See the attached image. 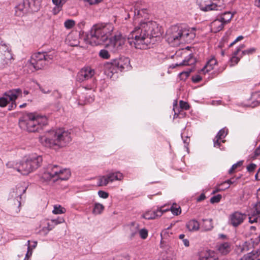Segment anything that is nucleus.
Returning a JSON list of instances; mask_svg holds the SVG:
<instances>
[{"label":"nucleus","mask_w":260,"mask_h":260,"mask_svg":"<svg viewBox=\"0 0 260 260\" xmlns=\"http://www.w3.org/2000/svg\"><path fill=\"white\" fill-rule=\"evenodd\" d=\"M134 20L139 25L131 32L127 37L128 43L137 49H145L153 44L156 38L162 34L161 28L156 22L149 19L148 10L137 2L134 6Z\"/></svg>","instance_id":"1"},{"label":"nucleus","mask_w":260,"mask_h":260,"mask_svg":"<svg viewBox=\"0 0 260 260\" xmlns=\"http://www.w3.org/2000/svg\"><path fill=\"white\" fill-rule=\"evenodd\" d=\"M114 29L112 23H101L94 25L91 28L87 39L92 45H103L112 52L123 49L125 46L126 38L118 32L111 37Z\"/></svg>","instance_id":"2"},{"label":"nucleus","mask_w":260,"mask_h":260,"mask_svg":"<svg viewBox=\"0 0 260 260\" xmlns=\"http://www.w3.org/2000/svg\"><path fill=\"white\" fill-rule=\"evenodd\" d=\"M41 142L46 147L57 149L66 146L71 141L70 134L62 129L52 131L40 137Z\"/></svg>","instance_id":"3"},{"label":"nucleus","mask_w":260,"mask_h":260,"mask_svg":"<svg viewBox=\"0 0 260 260\" xmlns=\"http://www.w3.org/2000/svg\"><path fill=\"white\" fill-rule=\"evenodd\" d=\"M195 37L193 29L189 30L179 25L171 26L166 32L167 41L172 45L183 42H190Z\"/></svg>","instance_id":"4"},{"label":"nucleus","mask_w":260,"mask_h":260,"mask_svg":"<svg viewBox=\"0 0 260 260\" xmlns=\"http://www.w3.org/2000/svg\"><path fill=\"white\" fill-rule=\"evenodd\" d=\"M20 127L29 132H35L47 123L45 116L36 113H27L19 120Z\"/></svg>","instance_id":"5"},{"label":"nucleus","mask_w":260,"mask_h":260,"mask_svg":"<svg viewBox=\"0 0 260 260\" xmlns=\"http://www.w3.org/2000/svg\"><path fill=\"white\" fill-rule=\"evenodd\" d=\"M42 161V156L36 154L26 156L19 162L17 171L24 175H28L40 167Z\"/></svg>","instance_id":"6"},{"label":"nucleus","mask_w":260,"mask_h":260,"mask_svg":"<svg viewBox=\"0 0 260 260\" xmlns=\"http://www.w3.org/2000/svg\"><path fill=\"white\" fill-rule=\"evenodd\" d=\"M71 176V172L69 169L53 164H49L44 168L43 178L48 179H69Z\"/></svg>","instance_id":"7"},{"label":"nucleus","mask_w":260,"mask_h":260,"mask_svg":"<svg viewBox=\"0 0 260 260\" xmlns=\"http://www.w3.org/2000/svg\"><path fill=\"white\" fill-rule=\"evenodd\" d=\"M52 59L51 55L45 52H38L32 55L27 62V66L34 71L42 69Z\"/></svg>","instance_id":"8"},{"label":"nucleus","mask_w":260,"mask_h":260,"mask_svg":"<svg viewBox=\"0 0 260 260\" xmlns=\"http://www.w3.org/2000/svg\"><path fill=\"white\" fill-rule=\"evenodd\" d=\"M233 14L230 12H225L217 16L210 25L211 30L216 33L222 30L224 26L232 19Z\"/></svg>","instance_id":"9"},{"label":"nucleus","mask_w":260,"mask_h":260,"mask_svg":"<svg viewBox=\"0 0 260 260\" xmlns=\"http://www.w3.org/2000/svg\"><path fill=\"white\" fill-rule=\"evenodd\" d=\"M197 3L201 10L203 11L221 10L224 7L223 5H218L216 3H213L211 0H197Z\"/></svg>","instance_id":"10"},{"label":"nucleus","mask_w":260,"mask_h":260,"mask_svg":"<svg viewBox=\"0 0 260 260\" xmlns=\"http://www.w3.org/2000/svg\"><path fill=\"white\" fill-rule=\"evenodd\" d=\"M0 58L4 64L11 63L13 59L12 54L10 47L5 44L0 45Z\"/></svg>","instance_id":"11"},{"label":"nucleus","mask_w":260,"mask_h":260,"mask_svg":"<svg viewBox=\"0 0 260 260\" xmlns=\"http://www.w3.org/2000/svg\"><path fill=\"white\" fill-rule=\"evenodd\" d=\"M22 91L20 89H14L7 91L4 96L8 99L9 102H11V107L13 108L16 107L15 100L20 96H21Z\"/></svg>","instance_id":"12"},{"label":"nucleus","mask_w":260,"mask_h":260,"mask_svg":"<svg viewBox=\"0 0 260 260\" xmlns=\"http://www.w3.org/2000/svg\"><path fill=\"white\" fill-rule=\"evenodd\" d=\"M246 215L239 212H235L230 216V224L234 227L242 224L245 219Z\"/></svg>","instance_id":"13"},{"label":"nucleus","mask_w":260,"mask_h":260,"mask_svg":"<svg viewBox=\"0 0 260 260\" xmlns=\"http://www.w3.org/2000/svg\"><path fill=\"white\" fill-rule=\"evenodd\" d=\"M94 74V71L90 67L82 69L77 75V80L80 82L91 78Z\"/></svg>","instance_id":"14"},{"label":"nucleus","mask_w":260,"mask_h":260,"mask_svg":"<svg viewBox=\"0 0 260 260\" xmlns=\"http://www.w3.org/2000/svg\"><path fill=\"white\" fill-rule=\"evenodd\" d=\"M163 208L164 207H161L156 210L149 211L143 214V218L146 220H152L161 216L164 212L169 211V209H163Z\"/></svg>","instance_id":"15"},{"label":"nucleus","mask_w":260,"mask_h":260,"mask_svg":"<svg viewBox=\"0 0 260 260\" xmlns=\"http://www.w3.org/2000/svg\"><path fill=\"white\" fill-rule=\"evenodd\" d=\"M105 73L107 76L111 77L113 74L118 72V69L115 65V60H113L111 62H107L104 64Z\"/></svg>","instance_id":"16"},{"label":"nucleus","mask_w":260,"mask_h":260,"mask_svg":"<svg viewBox=\"0 0 260 260\" xmlns=\"http://www.w3.org/2000/svg\"><path fill=\"white\" fill-rule=\"evenodd\" d=\"M115 65L117 66L118 70L122 71L125 68L127 67L129 63L130 60L128 57H121L118 59H115Z\"/></svg>","instance_id":"17"},{"label":"nucleus","mask_w":260,"mask_h":260,"mask_svg":"<svg viewBox=\"0 0 260 260\" xmlns=\"http://www.w3.org/2000/svg\"><path fill=\"white\" fill-rule=\"evenodd\" d=\"M217 63V60L214 57H211L207 62L205 67L201 70V72L206 74L214 69Z\"/></svg>","instance_id":"18"},{"label":"nucleus","mask_w":260,"mask_h":260,"mask_svg":"<svg viewBox=\"0 0 260 260\" xmlns=\"http://www.w3.org/2000/svg\"><path fill=\"white\" fill-rule=\"evenodd\" d=\"M217 250L222 255H226L229 253L231 250V245L230 243L224 242L219 244L217 246Z\"/></svg>","instance_id":"19"},{"label":"nucleus","mask_w":260,"mask_h":260,"mask_svg":"<svg viewBox=\"0 0 260 260\" xmlns=\"http://www.w3.org/2000/svg\"><path fill=\"white\" fill-rule=\"evenodd\" d=\"M27 5L26 1L19 3L15 7V14L18 16H23L27 11Z\"/></svg>","instance_id":"20"},{"label":"nucleus","mask_w":260,"mask_h":260,"mask_svg":"<svg viewBox=\"0 0 260 260\" xmlns=\"http://www.w3.org/2000/svg\"><path fill=\"white\" fill-rule=\"evenodd\" d=\"M27 6L32 11H37L41 7L40 0H26Z\"/></svg>","instance_id":"21"},{"label":"nucleus","mask_w":260,"mask_h":260,"mask_svg":"<svg viewBox=\"0 0 260 260\" xmlns=\"http://www.w3.org/2000/svg\"><path fill=\"white\" fill-rule=\"evenodd\" d=\"M227 132L224 129H220L214 139V146L215 147H219L221 142L220 140L224 138Z\"/></svg>","instance_id":"22"},{"label":"nucleus","mask_w":260,"mask_h":260,"mask_svg":"<svg viewBox=\"0 0 260 260\" xmlns=\"http://www.w3.org/2000/svg\"><path fill=\"white\" fill-rule=\"evenodd\" d=\"M186 227L189 232L198 231L200 229V223L197 220L191 219L187 222Z\"/></svg>","instance_id":"23"},{"label":"nucleus","mask_w":260,"mask_h":260,"mask_svg":"<svg viewBox=\"0 0 260 260\" xmlns=\"http://www.w3.org/2000/svg\"><path fill=\"white\" fill-rule=\"evenodd\" d=\"M67 0H52V3L55 6L53 9V12L55 14L58 13L61 10L63 4Z\"/></svg>","instance_id":"24"},{"label":"nucleus","mask_w":260,"mask_h":260,"mask_svg":"<svg viewBox=\"0 0 260 260\" xmlns=\"http://www.w3.org/2000/svg\"><path fill=\"white\" fill-rule=\"evenodd\" d=\"M124 176L120 172H110L107 174L106 177L104 176L103 179H121Z\"/></svg>","instance_id":"25"},{"label":"nucleus","mask_w":260,"mask_h":260,"mask_svg":"<svg viewBox=\"0 0 260 260\" xmlns=\"http://www.w3.org/2000/svg\"><path fill=\"white\" fill-rule=\"evenodd\" d=\"M234 182L231 181L230 180H225L224 182L220 183L217 186L218 191H223L225 189L230 187V185L233 184Z\"/></svg>","instance_id":"26"},{"label":"nucleus","mask_w":260,"mask_h":260,"mask_svg":"<svg viewBox=\"0 0 260 260\" xmlns=\"http://www.w3.org/2000/svg\"><path fill=\"white\" fill-rule=\"evenodd\" d=\"M202 228L204 231H207L212 230L213 228L212 220L211 219H203V223Z\"/></svg>","instance_id":"27"},{"label":"nucleus","mask_w":260,"mask_h":260,"mask_svg":"<svg viewBox=\"0 0 260 260\" xmlns=\"http://www.w3.org/2000/svg\"><path fill=\"white\" fill-rule=\"evenodd\" d=\"M243 164V161L240 160L234 164L229 170V174H232L240 170V168L242 166Z\"/></svg>","instance_id":"28"},{"label":"nucleus","mask_w":260,"mask_h":260,"mask_svg":"<svg viewBox=\"0 0 260 260\" xmlns=\"http://www.w3.org/2000/svg\"><path fill=\"white\" fill-rule=\"evenodd\" d=\"M244 47L243 45H241L239 46V47L237 49V50L234 53V55L232 56V57L231 59V61L232 63V65L233 66L235 64H237L240 58L237 56L238 53Z\"/></svg>","instance_id":"29"},{"label":"nucleus","mask_w":260,"mask_h":260,"mask_svg":"<svg viewBox=\"0 0 260 260\" xmlns=\"http://www.w3.org/2000/svg\"><path fill=\"white\" fill-rule=\"evenodd\" d=\"M172 235V233L170 232L169 229H165L162 231V232H161V241L160 243V246L161 247H162L163 246H162V244H163V240L164 239H168L170 236Z\"/></svg>","instance_id":"30"},{"label":"nucleus","mask_w":260,"mask_h":260,"mask_svg":"<svg viewBox=\"0 0 260 260\" xmlns=\"http://www.w3.org/2000/svg\"><path fill=\"white\" fill-rule=\"evenodd\" d=\"M66 212V209L64 208L61 207L59 205H55L54 206V209L53 213L54 214H64Z\"/></svg>","instance_id":"31"},{"label":"nucleus","mask_w":260,"mask_h":260,"mask_svg":"<svg viewBox=\"0 0 260 260\" xmlns=\"http://www.w3.org/2000/svg\"><path fill=\"white\" fill-rule=\"evenodd\" d=\"M130 239H133L138 232V225L135 223H132L131 225Z\"/></svg>","instance_id":"32"},{"label":"nucleus","mask_w":260,"mask_h":260,"mask_svg":"<svg viewBox=\"0 0 260 260\" xmlns=\"http://www.w3.org/2000/svg\"><path fill=\"white\" fill-rule=\"evenodd\" d=\"M170 210H171L172 213L176 216H178L181 213V209H180V207L175 203H174L173 205H172Z\"/></svg>","instance_id":"33"},{"label":"nucleus","mask_w":260,"mask_h":260,"mask_svg":"<svg viewBox=\"0 0 260 260\" xmlns=\"http://www.w3.org/2000/svg\"><path fill=\"white\" fill-rule=\"evenodd\" d=\"M194 62V59L190 56L188 60L184 59L181 62L178 64H172V68H174L179 66H186L189 65L190 63H192Z\"/></svg>","instance_id":"34"},{"label":"nucleus","mask_w":260,"mask_h":260,"mask_svg":"<svg viewBox=\"0 0 260 260\" xmlns=\"http://www.w3.org/2000/svg\"><path fill=\"white\" fill-rule=\"evenodd\" d=\"M103 210V205L100 203H96L94 205V209H93V212L95 214H100L102 213Z\"/></svg>","instance_id":"35"},{"label":"nucleus","mask_w":260,"mask_h":260,"mask_svg":"<svg viewBox=\"0 0 260 260\" xmlns=\"http://www.w3.org/2000/svg\"><path fill=\"white\" fill-rule=\"evenodd\" d=\"M64 27L67 29H71L73 28L75 25V22L72 19H68L64 23Z\"/></svg>","instance_id":"36"},{"label":"nucleus","mask_w":260,"mask_h":260,"mask_svg":"<svg viewBox=\"0 0 260 260\" xmlns=\"http://www.w3.org/2000/svg\"><path fill=\"white\" fill-rule=\"evenodd\" d=\"M99 56L104 59H108L110 57L108 51L105 49H102L100 51Z\"/></svg>","instance_id":"37"},{"label":"nucleus","mask_w":260,"mask_h":260,"mask_svg":"<svg viewBox=\"0 0 260 260\" xmlns=\"http://www.w3.org/2000/svg\"><path fill=\"white\" fill-rule=\"evenodd\" d=\"M255 258V254L252 252L245 254L240 258V260H254Z\"/></svg>","instance_id":"38"},{"label":"nucleus","mask_w":260,"mask_h":260,"mask_svg":"<svg viewBox=\"0 0 260 260\" xmlns=\"http://www.w3.org/2000/svg\"><path fill=\"white\" fill-rule=\"evenodd\" d=\"M222 198V196L220 194L215 195L210 199V203H218L220 202V199Z\"/></svg>","instance_id":"39"},{"label":"nucleus","mask_w":260,"mask_h":260,"mask_svg":"<svg viewBox=\"0 0 260 260\" xmlns=\"http://www.w3.org/2000/svg\"><path fill=\"white\" fill-rule=\"evenodd\" d=\"M260 220V217L256 213H253L249 217V222L250 223H253L257 222V220Z\"/></svg>","instance_id":"40"},{"label":"nucleus","mask_w":260,"mask_h":260,"mask_svg":"<svg viewBox=\"0 0 260 260\" xmlns=\"http://www.w3.org/2000/svg\"><path fill=\"white\" fill-rule=\"evenodd\" d=\"M113 181V180H100L98 182V185L99 186H107L109 183L112 182Z\"/></svg>","instance_id":"41"},{"label":"nucleus","mask_w":260,"mask_h":260,"mask_svg":"<svg viewBox=\"0 0 260 260\" xmlns=\"http://www.w3.org/2000/svg\"><path fill=\"white\" fill-rule=\"evenodd\" d=\"M139 235L143 239H145L148 237V231L146 229L140 230L139 232Z\"/></svg>","instance_id":"42"},{"label":"nucleus","mask_w":260,"mask_h":260,"mask_svg":"<svg viewBox=\"0 0 260 260\" xmlns=\"http://www.w3.org/2000/svg\"><path fill=\"white\" fill-rule=\"evenodd\" d=\"M9 103L8 99L4 95L3 97L0 98V107H5Z\"/></svg>","instance_id":"43"},{"label":"nucleus","mask_w":260,"mask_h":260,"mask_svg":"<svg viewBox=\"0 0 260 260\" xmlns=\"http://www.w3.org/2000/svg\"><path fill=\"white\" fill-rule=\"evenodd\" d=\"M179 105H180V107L181 109H183L184 110H188L189 108V106L188 104L186 102H184L183 101H180L179 102Z\"/></svg>","instance_id":"44"},{"label":"nucleus","mask_w":260,"mask_h":260,"mask_svg":"<svg viewBox=\"0 0 260 260\" xmlns=\"http://www.w3.org/2000/svg\"><path fill=\"white\" fill-rule=\"evenodd\" d=\"M84 2L87 3L90 5H95L101 3L103 0H83Z\"/></svg>","instance_id":"45"},{"label":"nucleus","mask_w":260,"mask_h":260,"mask_svg":"<svg viewBox=\"0 0 260 260\" xmlns=\"http://www.w3.org/2000/svg\"><path fill=\"white\" fill-rule=\"evenodd\" d=\"M255 51H256L255 48H249L248 49H247V50L243 51H242V54H243V55L252 54L254 53L255 52Z\"/></svg>","instance_id":"46"},{"label":"nucleus","mask_w":260,"mask_h":260,"mask_svg":"<svg viewBox=\"0 0 260 260\" xmlns=\"http://www.w3.org/2000/svg\"><path fill=\"white\" fill-rule=\"evenodd\" d=\"M6 166L9 168H14L17 170V167H18L19 164H15L13 161H9L7 164Z\"/></svg>","instance_id":"47"},{"label":"nucleus","mask_w":260,"mask_h":260,"mask_svg":"<svg viewBox=\"0 0 260 260\" xmlns=\"http://www.w3.org/2000/svg\"><path fill=\"white\" fill-rule=\"evenodd\" d=\"M98 195H99L100 197L106 199L108 197V192H106L104 191L103 190H99L98 191Z\"/></svg>","instance_id":"48"},{"label":"nucleus","mask_w":260,"mask_h":260,"mask_svg":"<svg viewBox=\"0 0 260 260\" xmlns=\"http://www.w3.org/2000/svg\"><path fill=\"white\" fill-rule=\"evenodd\" d=\"M29 242V241H28V252L26 253L25 255V258H24L23 260H28L29 257L31 255V250L30 248Z\"/></svg>","instance_id":"49"},{"label":"nucleus","mask_w":260,"mask_h":260,"mask_svg":"<svg viewBox=\"0 0 260 260\" xmlns=\"http://www.w3.org/2000/svg\"><path fill=\"white\" fill-rule=\"evenodd\" d=\"M255 214H256L257 216L260 218V202L257 203L255 206Z\"/></svg>","instance_id":"50"},{"label":"nucleus","mask_w":260,"mask_h":260,"mask_svg":"<svg viewBox=\"0 0 260 260\" xmlns=\"http://www.w3.org/2000/svg\"><path fill=\"white\" fill-rule=\"evenodd\" d=\"M64 222V219H53L51 220V223L52 224H54V225H56L57 224L61 223Z\"/></svg>","instance_id":"51"},{"label":"nucleus","mask_w":260,"mask_h":260,"mask_svg":"<svg viewBox=\"0 0 260 260\" xmlns=\"http://www.w3.org/2000/svg\"><path fill=\"white\" fill-rule=\"evenodd\" d=\"M256 167L255 164H251L247 167V169L249 172H252L255 169Z\"/></svg>","instance_id":"52"},{"label":"nucleus","mask_w":260,"mask_h":260,"mask_svg":"<svg viewBox=\"0 0 260 260\" xmlns=\"http://www.w3.org/2000/svg\"><path fill=\"white\" fill-rule=\"evenodd\" d=\"M192 81L194 82H199L202 80V77L200 75H195L192 78Z\"/></svg>","instance_id":"53"},{"label":"nucleus","mask_w":260,"mask_h":260,"mask_svg":"<svg viewBox=\"0 0 260 260\" xmlns=\"http://www.w3.org/2000/svg\"><path fill=\"white\" fill-rule=\"evenodd\" d=\"M205 198H206V197H205V194L202 193V194H201L200 195V196L199 197H198V198L197 199V201L198 202L203 201L205 199Z\"/></svg>","instance_id":"54"},{"label":"nucleus","mask_w":260,"mask_h":260,"mask_svg":"<svg viewBox=\"0 0 260 260\" xmlns=\"http://www.w3.org/2000/svg\"><path fill=\"white\" fill-rule=\"evenodd\" d=\"M260 155V145L254 151V157H256Z\"/></svg>","instance_id":"55"},{"label":"nucleus","mask_w":260,"mask_h":260,"mask_svg":"<svg viewBox=\"0 0 260 260\" xmlns=\"http://www.w3.org/2000/svg\"><path fill=\"white\" fill-rule=\"evenodd\" d=\"M243 37L242 36H239L237 38V39L230 44V46H233L235 43H236L237 42L243 39Z\"/></svg>","instance_id":"56"},{"label":"nucleus","mask_w":260,"mask_h":260,"mask_svg":"<svg viewBox=\"0 0 260 260\" xmlns=\"http://www.w3.org/2000/svg\"><path fill=\"white\" fill-rule=\"evenodd\" d=\"M200 260H217V258L212 256H209L206 257H202Z\"/></svg>","instance_id":"57"},{"label":"nucleus","mask_w":260,"mask_h":260,"mask_svg":"<svg viewBox=\"0 0 260 260\" xmlns=\"http://www.w3.org/2000/svg\"><path fill=\"white\" fill-rule=\"evenodd\" d=\"M54 224H51L50 223H48V226H47V229H48V231H51L53 229V228H54Z\"/></svg>","instance_id":"58"},{"label":"nucleus","mask_w":260,"mask_h":260,"mask_svg":"<svg viewBox=\"0 0 260 260\" xmlns=\"http://www.w3.org/2000/svg\"><path fill=\"white\" fill-rule=\"evenodd\" d=\"M20 188H21V187H18V189L19 190V191L21 192V193L20 194V196H21V194H22L23 193H24L25 192V191L26 190L27 187L26 186L22 187V188H21V189H20Z\"/></svg>","instance_id":"59"},{"label":"nucleus","mask_w":260,"mask_h":260,"mask_svg":"<svg viewBox=\"0 0 260 260\" xmlns=\"http://www.w3.org/2000/svg\"><path fill=\"white\" fill-rule=\"evenodd\" d=\"M183 242L184 246H185L186 247H188L189 246V242L188 239H183Z\"/></svg>","instance_id":"60"},{"label":"nucleus","mask_w":260,"mask_h":260,"mask_svg":"<svg viewBox=\"0 0 260 260\" xmlns=\"http://www.w3.org/2000/svg\"><path fill=\"white\" fill-rule=\"evenodd\" d=\"M78 42L77 41H74L73 42H71L70 43V45H71L72 46H76L78 45Z\"/></svg>","instance_id":"61"},{"label":"nucleus","mask_w":260,"mask_h":260,"mask_svg":"<svg viewBox=\"0 0 260 260\" xmlns=\"http://www.w3.org/2000/svg\"><path fill=\"white\" fill-rule=\"evenodd\" d=\"M190 72H191L190 71L189 72H183L180 74V75H185L186 77H187L189 76Z\"/></svg>","instance_id":"62"},{"label":"nucleus","mask_w":260,"mask_h":260,"mask_svg":"<svg viewBox=\"0 0 260 260\" xmlns=\"http://www.w3.org/2000/svg\"><path fill=\"white\" fill-rule=\"evenodd\" d=\"M40 89L42 91V92L44 93H48L50 92V90L49 89L47 90H45V89H43L42 87H40Z\"/></svg>","instance_id":"63"},{"label":"nucleus","mask_w":260,"mask_h":260,"mask_svg":"<svg viewBox=\"0 0 260 260\" xmlns=\"http://www.w3.org/2000/svg\"><path fill=\"white\" fill-rule=\"evenodd\" d=\"M255 179H257L258 177H260V168L258 169L257 173L255 175Z\"/></svg>","instance_id":"64"}]
</instances>
